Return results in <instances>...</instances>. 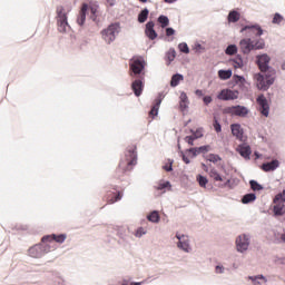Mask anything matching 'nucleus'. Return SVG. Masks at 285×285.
Masks as SVG:
<instances>
[{"instance_id": "1", "label": "nucleus", "mask_w": 285, "mask_h": 285, "mask_svg": "<svg viewBox=\"0 0 285 285\" xmlns=\"http://www.w3.org/2000/svg\"><path fill=\"white\" fill-rule=\"evenodd\" d=\"M255 63L261 71L254 75L256 88L266 92V90H269L271 86L275 83L277 70L271 66V56H268V53L257 55Z\"/></svg>"}, {"instance_id": "2", "label": "nucleus", "mask_w": 285, "mask_h": 285, "mask_svg": "<svg viewBox=\"0 0 285 285\" xmlns=\"http://www.w3.org/2000/svg\"><path fill=\"white\" fill-rule=\"evenodd\" d=\"M125 158L127 161L126 167L121 168V165H119L118 168L116 169V175H115L116 179H120V181H124L121 177H124V175H126L128 170H132L130 166H137V159H138L137 146L127 148V150L125 151Z\"/></svg>"}, {"instance_id": "3", "label": "nucleus", "mask_w": 285, "mask_h": 285, "mask_svg": "<svg viewBox=\"0 0 285 285\" xmlns=\"http://www.w3.org/2000/svg\"><path fill=\"white\" fill-rule=\"evenodd\" d=\"M130 77L146 78V60L144 57L134 58L129 65Z\"/></svg>"}, {"instance_id": "4", "label": "nucleus", "mask_w": 285, "mask_h": 285, "mask_svg": "<svg viewBox=\"0 0 285 285\" xmlns=\"http://www.w3.org/2000/svg\"><path fill=\"white\" fill-rule=\"evenodd\" d=\"M120 32H121V23L114 22V23H110L106 29H102L100 35L104 41H106V43L110 46V43H112L115 39H117V35H119Z\"/></svg>"}, {"instance_id": "5", "label": "nucleus", "mask_w": 285, "mask_h": 285, "mask_svg": "<svg viewBox=\"0 0 285 285\" xmlns=\"http://www.w3.org/2000/svg\"><path fill=\"white\" fill-rule=\"evenodd\" d=\"M273 204H275L273 207L274 217H283L285 215V189L274 196Z\"/></svg>"}, {"instance_id": "6", "label": "nucleus", "mask_w": 285, "mask_h": 285, "mask_svg": "<svg viewBox=\"0 0 285 285\" xmlns=\"http://www.w3.org/2000/svg\"><path fill=\"white\" fill-rule=\"evenodd\" d=\"M63 6L57 8V26L59 32H68L70 30V23H68V13L65 12Z\"/></svg>"}, {"instance_id": "7", "label": "nucleus", "mask_w": 285, "mask_h": 285, "mask_svg": "<svg viewBox=\"0 0 285 285\" xmlns=\"http://www.w3.org/2000/svg\"><path fill=\"white\" fill-rule=\"evenodd\" d=\"M50 248L51 246L49 244L38 243L29 248V257H33V259H41L43 255H48V253H50Z\"/></svg>"}, {"instance_id": "8", "label": "nucleus", "mask_w": 285, "mask_h": 285, "mask_svg": "<svg viewBox=\"0 0 285 285\" xmlns=\"http://www.w3.org/2000/svg\"><path fill=\"white\" fill-rule=\"evenodd\" d=\"M256 104L258 105V110L263 117H268L271 115V104L264 94H261L256 98Z\"/></svg>"}, {"instance_id": "9", "label": "nucleus", "mask_w": 285, "mask_h": 285, "mask_svg": "<svg viewBox=\"0 0 285 285\" xmlns=\"http://www.w3.org/2000/svg\"><path fill=\"white\" fill-rule=\"evenodd\" d=\"M250 246V236L247 234H242L236 237V248L238 253H246Z\"/></svg>"}, {"instance_id": "10", "label": "nucleus", "mask_w": 285, "mask_h": 285, "mask_svg": "<svg viewBox=\"0 0 285 285\" xmlns=\"http://www.w3.org/2000/svg\"><path fill=\"white\" fill-rule=\"evenodd\" d=\"M217 99L220 101H235V99H239V91L232 89H222L217 95Z\"/></svg>"}, {"instance_id": "11", "label": "nucleus", "mask_w": 285, "mask_h": 285, "mask_svg": "<svg viewBox=\"0 0 285 285\" xmlns=\"http://www.w3.org/2000/svg\"><path fill=\"white\" fill-rule=\"evenodd\" d=\"M225 112H227L228 115H235L236 117H246L248 112H250V110L246 106L235 105L232 107H227L225 109Z\"/></svg>"}, {"instance_id": "12", "label": "nucleus", "mask_w": 285, "mask_h": 285, "mask_svg": "<svg viewBox=\"0 0 285 285\" xmlns=\"http://www.w3.org/2000/svg\"><path fill=\"white\" fill-rule=\"evenodd\" d=\"M145 81H146V78L144 77H138L132 80L131 90L135 97H141V95H144Z\"/></svg>"}, {"instance_id": "13", "label": "nucleus", "mask_w": 285, "mask_h": 285, "mask_svg": "<svg viewBox=\"0 0 285 285\" xmlns=\"http://www.w3.org/2000/svg\"><path fill=\"white\" fill-rule=\"evenodd\" d=\"M161 101H164V94L159 92L154 100V105L151 106V109L149 111V117H151V119H155V117L159 115V107L161 106Z\"/></svg>"}, {"instance_id": "14", "label": "nucleus", "mask_w": 285, "mask_h": 285, "mask_svg": "<svg viewBox=\"0 0 285 285\" xmlns=\"http://www.w3.org/2000/svg\"><path fill=\"white\" fill-rule=\"evenodd\" d=\"M239 50L243 55H249L253 52V40L250 38H243L240 39L239 43Z\"/></svg>"}, {"instance_id": "15", "label": "nucleus", "mask_w": 285, "mask_h": 285, "mask_svg": "<svg viewBox=\"0 0 285 285\" xmlns=\"http://www.w3.org/2000/svg\"><path fill=\"white\" fill-rule=\"evenodd\" d=\"M236 151L243 157V159L249 160L250 155H253V149L250 148V145L243 142L238 145L236 148Z\"/></svg>"}, {"instance_id": "16", "label": "nucleus", "mask_w": 285, "mask_h": 285, "mask_svg": "<svg viewBox=\"0 0 285 285\" xmlns=\"http://www.w3.org/2000/svg\"><path fill=\"white\" fill-rule=\"evenodd\" d=\"M145 35L147 38L150 39V41H155L159 35L155 30V21L150 20L145 26Z\"/></svg>"}, {"instance_id": "17", "label": "nucleus", "mask_w": 285, "mask_h": 285, "mask_svg": "<svg viewBox=\"0 0 285 285\" xmlns=\"http://www.w3.org/2000/svg\"><path fill=\"white\" fill-rule=\"evenodd\" d=\"M230 131L236 139L239 141H244V128H242V125L236 122L230 125Z\"/></svg>"}, {"instance_id": "18", "label": "nucleus", "mask_w": 285, "mask_h": 285, "mask_svg": "<svg viewBox=\"0 0 285 285\" xmlns=\"http://www.w3.org/2000/svg\"><path fill=\"white\" fill-rule=\"evenodd\" d=\"M261 168L264 173H274L276 168H279V160L273 159L271 161L263 163Z\"/></svg>"}, {"instance_id": "19", "label": "nucleus", "mask_w": 285, "mask_h": 285, "mask_svg": "<svg viewBox=\"0 0 285 285\" xmlns=\"http://www.w3.org/2000/svg\"><path fill=\"white\" fill-rule=\"evenodd\" d=\"M246 30H253L255 37H262V35H264V29H262V26L257 23L244 26L240 29V32H246Z\"/></svg>"}, {"instance_id": "20", "label": "nucleus", "mask_w": 285, "mask_h": 285, "mask_svg": "<svg viewBox=\"0 0 285 285\" xmlns=\"http://www.w3.org/2000/svg\"><path fill=\"white\" fill-rule=\"evenodd\" d=\"M88 14V3H82V7L79 11L77 23L78 26H83L86 23V16Z\"/></svg>"}, {"instance_id": "21", "label": "nucleus", "mask_w": 285, "mask_h": 285, "mask_svg": "<svg viewBox=\"0 0 285 285\" xmlns=\"http://www.w3.org/2000/svg\"><path fill=\"white\" fill-rule=\"evenodd\" d=\"M179 108L181 112H185V110H188V106L190 104V100H188V95H186L185 91H181L179 96Z\"/></svg>"}, {"instance_id": "22", "label": "nucleus", "mask_w": 285, "mask_h": 285, "mask_svg": "<svg viewBox=\"0 0 285 285\" xmlns=\"http://www.w3.org/2000/svg\"><path fill=\"white\" fill-rule=\"evenodd\" d=\"M177 248H179L180 250H184V253H190V250H193V247H190V239L187 237L181 242H178Z\"/></svg>"}, {"instance_id": "23", "label": "nucleus", "mask_w": 285, "mask_h": 285, "mask_svg": "<svg viewBox=\"0 0 285 285\" xmlns=\"http://www.w3.org/2000/svg\"><path fill=\"white\" fill-rule=\"evenodd\" d=\"M240 202L244 205L253 204V202H257V194L255 193L245 194L243 195Z\"/></svg>"}, {"instance_id": "24", "label": "nucleus", "mask_w": 285, "mask_h": 285, "mask_svg": "<svg viewBox=\"0 0 285 285\" xmlns=\"http://www.w3.org/2000/svg\"><path fill=\"white\" fill-rule=\"evenodd\" d=\"M242 14L239 13V11L233 9L229 11L228 16H227V21L228 23H237V21H239Z\"/></svg>"}, {"instance_id": "25", "label": "nucleus", "mask_w": 285, "mask_h": 285, "mask_svg": "<svg viewBox=\"0 0 285 285\" xmlns=\"http://www.w3.org/2000/svg\"><path fill=\"white\" fill-rule=\"evenodd\" d=\"M147 219L148 222H151V224H159V222H161V216L159 215V210L155 209L150 212L147 215Z\"/></svg>"}, {"instance_id": "26", "label": "nucleus", "mask_w": 285, "mask_h": 285, "mask_svg": "<svg viewBox=\"0 0 285 285\" xmlns=\"http://www.w3.org/2000/svg\"><path fill=\"white\" fill-rule=\"evenodd\" d=\"M149 14L150 10H148V8H144L142 10H140L137 17L138 23H146V21H148Z\"/></svg>"}, {"instance_id": "27", "label": "nucleus", "mask_w": 285, "mask_h": 285, "mask_svg": "<svg viewBox=\"0 0 285 285\" xmlns=\"http://www.w3.org/2000/svg\"><path fill=\"white\" fill-rule=\"evenodd\" d=\"M218 77L222 81H228L233 77V69H220L218 70Z\"/></svg>"}, {"instance_id": "28", "label": "nucleus", "mask_w": 285, "mask_h": 285, "mask_svg": "<svg viewBox=\"0 0 285 285\" xmlns=\"http://www.w3.org/2000/svg\"><path fill=\"white\" fill-rule=\"evenodd\" d=\"M181 81H184V75H181L179 72L174 73L170 79V87L177 88V86H179V82H181Z\"/></svg>"}, {"instance_id": "29", "label": "nucleus", "mask_w": 285, "mask_h": 285, "mask_svg": "<svg viewBox=\"0 0 285 285\" xmlns=\"http://www.w3.org/2000/svg\"><path fill=\"white\" fill-rule=\"evenodd\" d=\"M264 48H266V41L264 40V38L253 40L254 50H264Z\"/></svg>"}, {"instance_id": "30", "label": "nucleus", "mask_w": 285, "mask_h": 285, "mask_svg": "<svg viewBox=\"0 0 285 285\" xmlns=\"http://www.w3.org/2000/svg\"><path fill=\"white\" fill-rule=\"evenodd\" d=\"M204 159L206 161H210L212 164H217V161H222V156L219 154H209V155H203Z\"/></svg>"}, {"instance_id": "31", "label": "nucleus", "mask_w": 285, "mask_h": 285, "mask_svg": "<svg viewBox=\"0 0 285 285\" xmlns=\"http://www.w3.org/2000/svg\"><path fill=\"white\" fill-rule=\"evenodd\" d=\"M166 59H167V66H170V63H173V61H175V58L177 57V51L175 50V48H170L167 52H166Z\"/></svg>"}, {"instance_id": "32", "label": "nucleus", "mask_w": 285, "mask_h": 285, "mask_svg": "<svg viewBox=\"0 0 285 285\" xmlns=\"http://www.w3.org/2000/svg\"><path fill=\"white\" fill-rule=\"evenodd\" d=\"M229 61H233L234 68H244V58L239 53H237L236 57L232 58Z\"/></svg>"}, {"instance_id": "33", "label": "nucleus", "mask_w": 285, "mask_h": 285, "mask_svg": "<svg viewBox=\"0 0 285 285\" xmlns=\"http://www.w3.org/2000/svg\"><path fill=\"white\" fill-rule=\"evenodd\" d=\"M238 48L237 45L233 43V45H228L225 49V55H228V57H233L235 55H237L238 52Z\"/></svg>"}, {"instance_id": "34", "label": "nucleus", "mask_w": 285, "mask_h": 285, "mask_svg": "<svg viewBox=\"0 0 285 285\" xmlns=\"http://www.w3.org/2000/svg\"><path fill=\"white\" fill-rule=\"evenodd\" d=\"M158 23L160 24V28H167L168 26H170V19L168 18V16L165 14H160L158 17Z\"/></svg>"}, {"instance_id": "35", "label": "nucleus", "mask_w": 285, "mask_h": 285, "mask_svg": "<svg viewBox=\"0 0 285 285\" xmlns=\"http://www.w3.org/2000/svg\"><path fill=\"white\" fill-rule=\"evenodd\" d=\"M177 149H178L179 157H181L184 164H186V165L190 164V159L187 157L186 153H184V150H181V144H179V139L177 142Z\"/></svg>"}, {"instance_id": "36", "label": "nucleus", "mask_w": 285, "mask_h": 285, "mask_svg": "<svg viewBox=\"0 0 285 285\" xmlns=\"http://www.w3.org/2000/svg\"><path fill=\"white\" fill-rule=\"evenodd\" d=\"M249 186L250 188L254 190V193H257L259 190H264V185L259 184L257 180L255 179H250L249 180Z\"/></svg>"}, {"instance_id": "37", "label": "nucleus", "mask_w": 285, "mask_h": 285, "mask_svg": "<svg viewBox=\"0 0 285 285\" xmlns=\"http://www.w3.org/2000/svg\"><path fill=\"white\" fill-rule=\"evenodd\" d=\"M209 177H212V179H214V181H224V178L222 177L219 171H217V169H215V168H212L209 170Z\"/></svg>"}, {"instance_id": "38", "label": "nucleus", "mask_w": 285, "mask_h": 285, "mask_svg": "<svg viewBox=\"0 0 285 285\" xmlns=\"http://www.w3.org/2000/svg\"><path fill=\"white\" fill-rule=\"evenodd\" d=\"M196 180L198 181L200 188H206V186L208 185V177H206L202 174H198L196 176Z\"/></svg>"}, {"instance_id": "39", "label": "nucleus", "mask_w": 285, "mask_h": 285, "mask_svg": "<svg viewBox=\"0 0 285 285\" xmlns=\"http://www.w3.org/2000/svg\"><path fill=\"white\" fill-rule=\"evenodd\" d=\"M202 137H204V134H200L199 136H186L184 141H186L188 146H195V140L202 139Z\"/></svg>"}, {"instance_id": "40", "label": "nucleus", "mask_w": 285, "mask_h": 285, "mask_svg": "<svg viewBox=\"0 0 285 285\" xmlns=\"http://www.w3.org/2000/svg\"><path fill=\"white\" fill-rule=\"evenodd\" d=\"M237 83H240V86H244L246 83V78L244 76H239L235 73L233 76V86H237Z\"/></svg>"}, {"instance_id": "41", "label": "nucleus", "mask_w": 285, "mask_h": 285, "mask_svg": "<svg viewBox=\"0 0 285 285\" xmlns=\"http://www.w3.org/2000/svg\"><path fill=\"white\" fill-rule=\"evenodd\" d=\"M250 282H253L254 285H261L262 283L259 282V279H263L265 283L268 282V279H266V276L259 274L256 276H249Z\"/></svg>"}, {"instance_id": "42", "label": "nucleus", "mask_w": 285, "mask_h": 285, "mask_svg": "<svg viewBox=\"0 0 285 285\" xmlns=\"http://www.w3.org/2000/svg\"><path fill=\"white\" fill-rule=\"evenodd\" d=\"M66 239H68V235L67 234H53V242H56L57 244H63V242H66Z\"/></svg>"}, {"instance_id": "43", "label": "nucleus", "mask_w": 285, "mask_h": 285, "mask_svg": "<svg viewBox=\"0 0 285 285\" xmlns=\"http://www.w3.org/2000/svg\"><path fill=\"white\" fill-rule=\"evenodd\" d=\"M178 50H179V52H183L184 55H190V48L188 47V43H186V42H180L178 45Z\"/></svg>"}, {"instance_id": "44", "label": "nucleus", "mask_w": 285, "mask_h": 285, "mask_svg": "<svg viewBox=\"0 0 285 285\" xmlns=\"http://www.w3.org/2000/svg\"><path fill=\"white\" fill-rule=\"evenodd\" d=\"M166 188H167L168 190H170V188H173V185L170 184L169 180H165V181H163V183H160V184L158 185V190H166Z\"/></svg>"}, {"instance_id": "45", "label": "nucleus", "mask_w": 285, "mask_h": 285, "mask_svg": "<svg viewBox=\"0 0 285 285\" xmlns=\"http://www.w3.org/2000/svg\"><path fill=\"white\" fill-rule=\"evenodd\" d=\"M167 161H168V165H164L163 169L166 170V173H173V164H175V160L168 158Z\"/></svg>"}, {"instance_id": "46", "label": "nucleus", "mask_w": 285, "mask_h": 285, "mask_svg": "<svg viewBox=\"0 0 285 285\" xmlns=\"http://www.w3.org/2000/svg\"><path fill=\"white\" fill-rule=\"evenodd\" d=\"M282 21H284V16H282V13H275L272 20V23H276L279 24L282 23Z\"/></svg>"}, {"instance_id": "47", "label": "nucleus", "mask_w": 285, "mask_h": 285, "mask_svg": "<svg viewBox=\"0 0 285 285\" xmlns=\"http://www.w3.org/2000/svg\"><path fill=\"white\" fill-rule=\"evenodd\" d=\"M88 10L90 12L91 21H97V8L96 7H88Z\"/></svg>"}, {"instance_id": "48", "label": "nucleus", "mask_w": 285, "mask_h": 285, "mask_svg": "<svg viewBox=\"0 0 285 285\" xmlns=\"http://www.w3.org/2000/svg\"><path fill=\"white\" fill-rule=\"evenodd\" d=\"M214 130L216 132H222V122L217 119V117H214V124H213Z\"/></svg>"}, {"instance_id": "49", "label": "nucleus", "mask_w": 285, "mask_h": 285, "mask_svg": "<svg viewBox=\"0 0 285 285\" xmlns=\"http://www.w3.org/2000/svg\"><path fill=\"white\" fill-rule=\"evenodd\" d=\"M50 242H55L53 234L42 236L41 244H48Z\"/></svg>"}, {"instance_id": "50", "label": "nucleus", "mask_w": 285, "mask_h": 285, "mask_svg": "<svg viewBox=\"0 0 285 285\" xmlns=\"http://www.w3.org/2000/svg\"><path fill=\"white\" fill-rule=\"evenodd\" d=\"M191 137H199L200 135H204V127H198L196 130L190 129Z\"/></svg>"}, {"instance_id": "51", "label": "nucleus", "mask_w": 285, "mask_h": 285, "mask_svg": "<svg viewBox=\"0 0 285 285\" xmlns=\"http://www.w3.org/2000/svg\"><path fill=\"white\" fill-rule=\"evenodd\" d=\"M146 233H148V232L144 227H138L135 233V236L138 238H141V237H144V235H146Z\"/></svg>"}, {"instance_id": "52", "label": "nucleus", "mask_w": 285, "mask_h": 285, "mask_svg": "<svg viewBox=\"0 0 285 285\" xmlns=\"http://www.w3.org/2000/svg\"><path fill=\"white\" fill-rule=\"evenodd\" d=\"M198 150L202 155H206V153H210V145H203L198 147Z\"/></svg>"}, {"instance_id": "53", "label": "nucleus", "mask_w": 285, "mask_h": 285, "mask_svg": "<svg viewBox=\"0 0 285 285\" xmlns=\"http://www.w3.org/2000/svg\"><path fill=\"white\" fill-rule=\"evenodd\" d=\"M165 32L166 37H175L177 31L173 27H166Z\"/></svg>"}, {"instance_id": "54", "label": "nucleus", "mask_w": 285, "mask_h": 285, "mask_svg": "<svg viewBox=\"0 0 285 285\" xmlns=\"http://www.w3.org/2000/svg\"><path fill=\"white\" fill-rule=\"evenodd\" d=\"M122 197H124V194H121V191H117V195H115L111 198L112 204H115V202H121Z\"/></svg>"}, {"instance_id": "55", "label": "nucleus", "mask_w": 285, "mask_h": 285, "mask_svg": "<svg viewBox=\"0 0 285 285\" xmlns=\"http://www.w3.org/2000/svg\"><path fill=\"white\" fill-rule=\"evenodd\" d=\"M185 153H189V155H191V159H195V157H197V149H195V147L186 149Z\"/></svg>"}, {"instance_id": "56", "label": "nucleus", "mask_w": 285, "mask_h": 285, "mask_svg": "<svg viewBox=\"0 0 285 285\" xmlns=\"http://www.w3.org/2000/svg\"><path fill=\"white\" fill-rule=\"evenodd\" d=\"M117 235L122 239V242H128V236L124 234V229H118Z\"/></svg>"}, {"instance_id": "57", "label": "nucleus", "mask_w": 285, "mask_h": 285, "mask_svg": "<svg viewBox=\"0 0 285 285\" xmlns=\"http://www.w3.org/2000/svg\"><path fill=\"white\" fill-rule=\"evenodd\" d=\"M215 271L217 275H224V271H226V268L223 265H216Z\"/></svg>"}, {"instance_id": "58", "label": "nucleus", "mask_w": 285, "mask_h": 285, "mask_svg": "<svg viewBox=\"0 0 285 285\" xmlns=\"http://www.w3.org/2000/svg\"><path fill=\"white\" fill-rule=\"evenodd\" d=\"M203 101H204L205 106H208L209 104H213V97L212 96H205L203 98Z\"/></svg>"}, {"instance_id": "59", "label": "nucleus", "mask_w": 285, "mask_h": 285, "mask_svg": "<svg viewBox=\"0 0 285 285\" xmlns=\"http://www.w3.org/2000/svg\"><path fill=\"white\" fill-rule=\"evenodd\" d=\"M188 235L185 234H179V232L176 233V239H178V242H181L183 239H187Z\"/></svg>"}, {"instance_id": "60", "label": "nucleus", "mask_w": 285, "mask_h": 285, "mask_svg": "<svg viewBox=\"0 0 285 285\" xmlns=\"http://www.w3.org/2000/svg\"><path fill=\"white\" fill-rule=\"evenodd\" d=\"M195 95L196 97H204V91L202 89H196Z\"/></svg>"}, {"instance_id": "61", "label": "nucleus", "mask_w": 285, "mask_h": 285, "mask_svg": "<svg viewBox=\"0 0 285 285\" xmlns=\"http://www.w3.org/2000/svg\"><path fill=\"white\" fill-rule=\"evenodd\" d=\"M106 1L110 6V8L115 7V4L117 3V0H106Z\"/></svg>"}, {"instance_id": "62", "label": "nucleus", "mask_w": 285, "mask_h": 285, "mask_svg": "<svg viewBox=\"0 0 285 285\" xmlns=\"http://www.w3.org/2000/svg\"><path fill=\"white\" fill-rule=\"evenodd\" d=\"M202 168L205 173H208V166L204 163H202Z\"/></svg>"}, {"instance_id": "63", "label": "nucleus", "mask_w": 285, "mask_h": 285, "mask_svg": "<svg viewBox=\"0 0 285 285\" xmlns=\"http://www.w3.org/2000/svg\"><path fill=\"white\" fill-rule=\"evenodd\" d=\"M195 48H196V50H202V48H203V47H202V43H196V45H195Z\"/></svg>"}, {"instance_id": "64", "label": "nucleus", "mask_w": 285, "mask_h": 285, "mask_svg": "<svg viewBox=\"0 0 285 285\" xmlns=\"http://www.w3.org/2000/svg\"><path fill=\"white\" fill-rule=\"evenodd\" d=\"M281 239L285 243V233L281 235Z\"/></svg>"}]
</instances>
